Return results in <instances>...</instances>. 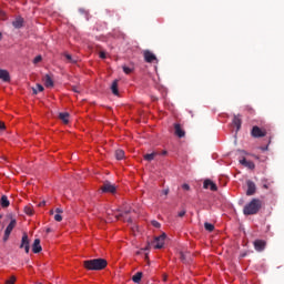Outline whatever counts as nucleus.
I'll use <instances>...</instances> for the list:
<instances>
[{"label": "nucleus", "instance_id": "27", "mask_svg": "<svg viewBox=\"0 0 284 284\" xmlns=\"http://www.w3.org/2000/svg\"><path fill=\"white\" fill-rule=\"evenodd\" d=\"M130 212H132V209H125L121 214L115 215V219H123L125 216V214H130Z\"/></svg>", "mask_w": 284, "mask_h": 284}, {"label": "nucleus", "instance_id": "5", "mask_svg": "<svg viewBox=\"0 0 284 284\" xmlns=\"http://www.w3.org/2000/svg\"><path fill=\"white\" fill-rule=\"evenodd\" d=\"M20 250H24L26 254H30V239L28 237V233H23Z\"/></svg>", "mask_w": 284, "mask_h": 284}, {"label": "nucleus", "instance_id": "23", "mask_svg": "<svg viewBox=\"0 0 284 284\" xmlns=\"http://www.w3.org/2000/svg\"><path fill=\"white\" fill-rule=\"evenodd\" d=\"M141 278H143V272H138L132 276L133 283H141Z\"/></svg>", "mask_w": 284, "mask_h": 284}, {"label": "nucleus", "instance_id": "2", "mask_svg": "<svg viewBox=\"0 0 284 284\" xmlns=\"http://www.w3.org/2000/svg\"><path fill=\"white\" fill-rule=\"evenodd\" d=\"M261 207H263V202H261L258 199H253L244 206L243 214L245 216H253L254 214H258Z\"/></svg>", "mask_w": 284, "mask_h": 284}, {"label": "nucleus", "instance_id": "38", "mask_svg": "<svg viewBox=\"0 0 284 284\" xmlns=\"http://www.w3.org/2000/svg\"><path fill=\"white\" fill-rule=\"evenodd\" d=\"M182 189H184L186 192H190V184H183Z\"/></svg>", "mask_w": 284, "mask_h": 284}, {"label": "nucleus", "instance_id": "7", "mask_svg": "<svg viewBox=\"0 0 284 284\" xmlns=\"http://www.w3.org/2000/svg\"><path fill=\"white\" fill-rule=\"evenodd\" d=\"M14 227H17V220H11V222L9 223V225L4 231V236H3L4 243L10 239V234H12V231L14 230Z\"/></svg>", "mask_w": 284, "mask_h": 284}, {"label": "nucleus", "instance_id": "4", "mask_svg": "<svg viewBox=\"0 0 284 284\" xmlns=\"http://www.w3.org/2000/svg\"><path fill=\"white\" fill-rule=\"evenodd\" d=\"M165 239H168V235L165 233H162L160 236H156L153 241L154 248L163 250V245H165Z\"/></svg>", "mask_w": 284, "mask_h": 284}, {"label": "nucleus", "instance_id": "18", "mask_svg": "<svg viewBox=\"0 0 284 284\" xmlns=\"http://www.w3.org/2000/svg\"><path fill=\"white\" fill-rule=\"evenodd\" d=\"M70 113L68 112H63L59 114V120L62 121L65 125H68V123H70Z\"/></svg>", "mask_w": 284, "mask_h": 284}, {"label": "nucleus", "instance_id": "1", "mask_svg": "<svg viewBox=\"0 0 284 284\" xmlns=\"http://www.w3.org/2000/svg\"><path fill=\"white\" fill-rule=\"evenodd\" d=\"M85 270L99 272L108 267V261L104 258H93L83 262Z\"/></svg>", "mask_w": 284, "mask_h": 284}, {"label": "nucleus", "instance_id": "53", "mask_svg": "<svg viewBox=\"0 0 284 284\" xmlns=\"http://www.w3.org/2000/svg\"><path fill=\"white\" fill-rule=\"evenodd\" d=\"M0 219H3V215L0 214Z\"/></svg>", "mask_w": 284, "mask_h": 284}, {"label": "nucleus", "instance_id": "33", "mask_svg": "<svg viewBox=\"0 0 284 284\" xmlns=\"http://www.w3.org/2000/svg\"><path fill=\"white\" fill-rule=\"evenodd\" d=\"M124 74H132V69L130 67H123Z\"/></svg>", "mask_w": 284, "mask_h": 284}, {"label": "nucleus", "instance_id": "20", "mask_svg": "<svg viewBox=\"0 0 284 284\" xmlns=\"http://www.w3.org/2000/svg\"><path fill=\"white\" fill-rule=\"evenodd\" d=\"M115 159L118 161H123V159H125V151L121 150V149H118L115 151Z\"/></svg>", "mask_w": 284, "mask_h": 284}, {"label": "nucleus", "instance_id": "24", "mask_svg": "<svg viewBox=\"0 0 284 284\" xmlns=\"http://www.w3.org/2000/svg\"><path fill=\"white\" fill-rule=\"evenodd\" d=\"M156 152L148 153L144 155V161H154V158L156 156Z\"/></svg>", "mask_w": 284, "mask_h": 284}, {"label": "nucleus", "instance_id": "41", "mask_svg": "<svg viewBox=\"0 0 284 284\" xmlns=\"http://www.w3.org/2000/svg\"><path fill=\"white\" fill-rule=\"evenodd\" d=\"M0 19H6V12H3L2 10H0Z\"/></svg>", "mask_w": 284, "mask_h": 284}, {"label": "nucleus", "instance_id": "3", "mask_svg": "<svg viewBox=\"0 0 284 284\" xmlns=\"http://www.w3.org/2000/svg\"><path fill=\"white\" fill-rule=\"evenodd\" d=\"M251 136L253 139H263V136H267V129L254 125L251 130Z\"/></svg>", "mask_w": 284, "mask_h": 284}, {"label": "nucleus", "instance_id": "21", "mask_svg": "<svg viewBox=\"0 0 284 284\" xmlns=\"http://www.w3.org/2000/svg\"><path fill=\"white\" fill-rule=\"evenodd\" d=\"M0 205L1 207H10V200H8L6 195H2L0 200Z\"/></svg>", "mask_w": 284, "mask_h": 284}, {"label": "nucleus", "instance_id": "40", "mask_svg": "<svg viewBox=\"0 0 284 284\" xmlns=\"http://www.w3.org/2000/svg\"><path fill=\"white\" fill-rule=\"evenodd\" d=\"M162 194H164V196H168L170 194V189L163 190Z\"/></svg>", "mask_w": 284, "mask_h": 284}, {"label": "nucleus", "instance_id": "34", "mask_svg": "<svg viewBox=\"0 0 284 284\" xmlns=\"http://www.w3.org/2000/svg\"><path fill=\"white\" fill-rule=\"evenodd\" d=\"M41 60H42L41 55H38V57H36V58L33 59V63H34V64L41 63Z\"/></svg>", "mask_w": 284, "mask_h": 284}, {"label": "nucleus", "instance_id": "46", "mask_svg": "<svg viewBox=\"0 0 284 284\" xmlns=\"http://www.w3.org/2000/svg\"><path fill=\"white\" fill-rule=\"evenodd\" d=\"M52 232V229H47V234H50Z\"/></svg>", "mask_w": 284, "mask_h": 284}, {"label": "nucleus", "instance_id": "44", "mask_svg": "<svg viewBox=\"0 0 284 284\" xmlns=\"http://www.w3.org/2000/svg\"><path fill=\"white\" fill-rule=\"evenodd\" d=\"M73 92H79V89L77 87H72Z\"/></svg>", "mask_w": 284, "mask_h": 284}, {"label": "nucleus", "instance_id": "36", "mask_svg": "<svg viewBox=\"0 0 284 284\" xmlns=\"http://www.w3.org/2000/svg\"><path fill=\"white\" fill-rule=\"evenodd\" d=\"M186 214V211L185 210H182L178 213V216H180V219H183V216H185Z\"/></svg>", "mask_w": 284, "mask_h": 284}, {"label": "nucleus", "instance_id": "52", "mask_svg": "<svg viewBox=\"0 0 284 284\" xmlns=\"http://www.w3.org/2000/svg\"><path fill=\"white\" fill-rule=\"evenodd\" d=\"M1 37H2V34H1V32H0V41H1Z\"/></svg>", "mask_w": 284, "mask_h": 284}, {"label": "nucleus", "instance_id": "22", "mask_svg": "<svg viewBox=\"0 0 284 284\" xmlns=\"http://www.w3.org/2000/svg\"><path fill=\"white\" fill-rule=\"evenodd\" d=\"M233 124L236 126V131L239 132V130H241V125H242L241 118H239L237 115H234Z\"/></svg>", "mask_w": 284, "mask_h": 284}, {"label": "nucleus", "instance_id": "35", "mask_svg": "<svg viewBox=\"0 0 284 284\" xmlns=\"http://www.w3.org/2000/svg\"><path fill=\"white\" fill-rule=\"evenodd\" d=\"M151 225H153V227H156V229L161 227V223H159L158 221H152Z\"/></svg>", "mask_w": 284, "mask_h": 284}, {"label": "nucleus", "instance_id": "43", "mask_svg": "<svg viewBox=\"0 0 284 284\" xmlns=\"http://www.w3.org/2000/svg\"><path fill=\"white\" fill-rule=\"evenodd\" d=\"M45 205V201L39 203V207H43Z\"/></svg>", "mask_w": 284, "mask_h": 284}, {"label": "nucleus", "instance_id": "16", "mask_svg": "<svg viewBox=\"0 0 284 284\" xmlns=\"http://www.w3.org/2000/svg\"><path fill=\"white\" fill-rule=\"evenodd\" d=\"M43 82L45 88H54V81L52 80V77H50V74L44 75Z\"/></svg>", "mask_w": 284, "mask_h": 284}, {"label": "nucleus", "instance_id": "25", "mask_svg": "<svg viewBox=\"0 0 284 284\" xmlns=\"http://www.w3.org/2000/svg\"><path fill=\"white\" fill-rule=\"evenodd\" d=\"M204 230H206V232H214V224L205 222Z\"/></svg>", "mask_w": 284, "mask_h": 284}, {"label": "nucleus", "instance_id": "31", "mask_svg": "<svg viewBox=\"0 0 284 284\" xmlns=\"http://www.w3.org/2000/svg\"><path fill=\"white\" fill-rule=\"evenodd\" d=\"M54 221H57L58 223H61V221H63V216H61V213H57L54 215Z\"/></svg>", "mask_w": 284, "mask_h": 284}, {"label": "nucleus", "instance_id": "51", "mask_svg": "<svg viewBox=\"0 0 284 284\" xmlns=\"http://www.w3.org/2000/svg\"><path fill=\"white\" fill-rule=\"evenodd\" d=\"M163 154H168V151H164Z\"/></svg>", "mask_w": 284, "mask_h": 284}, {"label": "nucleus", "instance_id": "13", "mask_svg": "<svg viewBox=\"0 0 284 284\" xmlns=\"http://www.w3.org/2000/svg\"><path fill=\"white\" fill-rule=\"evenodd\" d=\"M42 250L43 247H41V240L36 239L32 244L33 254H39V252H41Z\"/></svg>", "mask_w": 284, "mask_h": 284}, {"label": "nucleus", "instance_id": "42", "mask_svg": "<svg viewBox=\"0 0 284 284\" xmlns=\"http://www.w3.org/2000/svg\"><path fill=\"white\" fill-rule=\"evenodd\" d=\"M55 213L57 214H63V210L58 207V209H55Z\"/></svg>", "mask_w": 284, "mask_h": 284}, {"label": "nucleus", "instance_id": "39", "mask_svg": "<svg viewBox=\"0 0 284 284\" xmlns=\"http://www.w3.org/2000/svg\"><path fill=\"white\" fill-rule=\"evenodd\" d=\"M105 58H106L105 51H101L100 52V59H105Z\"/></svg>", "mask_w": 284, "mask_h": 284}, {"label": "nucleus", "instance_id": "48", "mask_svg": "<svg viewBox=\"0 0 284 284\" xmlns=\"http://www.w3.org/2000/svg\"><path fill=\"white\" fill-rule=\"evenodd\" d=\"M126 221H128L129 223H132V219H130V217H129V219H126Z\"/></svg>", "mask_w": 284, "mask_h": 284}, {"label": "nucleus", "instance_id": "9", "mask_svg": "<svg viewBox=\"0 0 284 284\" xmlns=\"http://www.w3.org/2000/svg\"><path fill=\"white\" fill-rule=\"evenodd\" d=\"M246 185H247L246 196H254V194H256V184L252 182V180H247Z\"/></svg>", "mask_w": 284, "mask_h": 284}, {"label": "nucleus", "instance_id": "37", "mask_svg": "<svg viewBox=\"0 0 284 284\" xmlns=\"http://www.w3.org/2000/svg\"><path fill=\"white\" fill-rule=\"evenodd\" d=\"M6 130V123L0 121V132H3Z\"/></svg>", "mask_w": 284, "mask_h": 284}, {"label": "nucleus", "instance_id": "15", "mask_svg": "<svg viewBox=\"0 0 284 284\" xmlns=\"http://www.w3.org/2000/svg\"><path fill=\"white\" fill-rule=\"evenodd\" d=\"M0 79L4 81V83H9L10 72H8V70L0 69Z\"/></svg>", "mask_w": 284, "mask_h": 284}, {"label": "nucleus", "instance_id": "29", "mask_svg": "<svg viewBox=\"0 0 284 284\" xmlns=\"http://www.w3.org/2000/svg\"><path fill=\"white\" fill-rule=\"evenodd\" d=\"M64 57L69 63H77V59H73L71 54L65 53Z\"/></svg>", "mask_w": 284, "mask_h": 284}, {"label": "nucleus", "instance_id": "26", "mask_svg": "<svg viewBox=\"0 0 284 284\" xmlns=\"http://www.w3.org/2000/svg\"><path fill=\"white\" fill-rule=\"evenodd\" d=\"M33 94H39V92H43V85L37 84L36 88H32Z\"/></svg>", "mask_w": 284, "mask_h": 284}, {"label": "nucleus", "instance_id": "45", "mask_svg": "<svg viewBox=\"0 0 284 284\" xmlns=\"http://www.w3.org/2000/svg\"><path fill=\"white\" fill-rule=\"evenodd\" d=\"M79 12H81V14H85V9H80Z\"/></svg>", "mask_w": 284, "mask_h": 284}, {"label": "nucleus", "instance_id": "8", "mask_svg": "<svg viewBox=\"0 0 284 284\" xmlns=\"http://www.w3.org/2000/svg\"><path fill=\"white\" fill-rule=\"evenodd\" d=\"M143 57H144V61L146 63H154V61L156 63H159V59H156V55L154 53H152V51H150V50H145L143 52Z\"/></svg>", "mask_w": 284, "mask_h": 284}, {"label": "nucleus", "instance_id": "6", "mask_svg": "<svg viewBox=\"0 0 284 284\" xmlns=\"http://www.w3.org/2000/svg\"><path fill=\"white\" fill-rule=\"evenodd\" d=\"M101 190L103 193L114 194L116 192V185L111 184L110 181H105Z\"/></svg>", "mask_w": 284, "mask_h": 284}, {"label": "nucleus", "instance_id": "19", "mask_svg": "<svg viewBox=\"0 0 284 284\" xmlns=\"http://www.w3.org/2000/svg\"><path fill=\"white\" fill-rule=\"evenodd\" d=\"M112 94L119 97V80H114L111 85Z\"/></svg>", "mask_w": 284, "mask_h": 284}, {"label": "nucleus", "instance_id": "17", "mask_svg": "<svg viewBox=\"0 0 284 284\" xmlns=\"http://www.w3.org/2000/svg\"><path fill=\"white\" fill-rule=\"evenodd\" d=\"M13 28H16L17 30L23 28V18L22 17H18L16 18V20L12 22Z\"/></svg>", "mask_w": 284, "mask_h": 284}, {"label": "nucleus", "instance_id": "50", "mask_svg": "<svg viewBox=\"0 0 284 284\" xmlns=\"http://www.w3.org/2000/svg\"><path fill=\"white\" fill-rule=\"evenodd\" d=\"M164 281H168V276H164Z\"/></svg>", "mask_w": 284, "mask_h": 284}, {"label": "nucleus", "instance_id": "10", "mask_svg": "<svg viewBox=\"0 0 284 284\" xmlns=\"http://www.w3.org/2000/svg\"><path fill=\"white\" fill-rule=\"evenodd\" d=\"M173 126L175 136H178L179 139H183L185 136V130L183 129V126L180 123H175Z\"/></svg>", "mask_w": 284, "mask_h": 284}, {"label": "nucleus", "instance_id": "14", "mask_svg": "<svg viewBox=\"0 0 284 284\" xmlns=\"http://www.w3.org/2000/svg\"><path fill=\"white\" fill-rule=\"evenodd\" d=\"M241 165H244V168H248V170H254L256 168V165L254 164V162L248 161L247 159L243 158L242 160H240Z\"/></svg>", "mask_w": 284, "mask_h": 284}, {"label": "nucleus", "instance_id": "12", "mask_svg": "<svg viewBox=\"0 0 284 284\" xmlns=\"http://www.w3.org/2000/svg\"><path fill=\"white\" fill-rule=\"evenodd\" d=\"M253 245H254L256 252H263V250H265V245H267V243L264 240H255L253 242Z\"/></svg>", "mask_w": 284, "mask_h": 284}, {"label": "nucleus", "instance_id": "28", "mask_svg": "<svg viewBox=\"0 0 284 284\" xmlns=\"http://www.w3.org/2000/svg\"><path fill=\"white\" fill-rule=\"evenodd\" d=\"M24 213L28 214V216H32L34 209L32 206H24Z\"/></svg>", "mask_w": 284, "mask_h": 284}, {"label": "nucleus", "instance_id": "47", "mask_svg": "<svg viewBox=\"0 0 284 284\" xmlns=\"http://www.w3.org/2000/svg\"><path fill=\"white\" fill-rule=\"evenodd\" d=\"M263 187H264L265 190H268L270 186H267V184H264Z\"/></svg>", "mask_w": 284, "mask_h": 284}, {"label": "nucleus", "instance_id": "11", "mask_svg": "<svg viewBox=\"0 0 284 284\" xmlns=\"http://www.w3.org/2000/svg\"><path fill=\"white\" fill-rule=\"evenodd\" d=\"M204 190H211V192H216L219 187L216 186V183H214L212 180H205L203 183Z\"/></svg>", "mask_w": 284, "mask_h": 284}, {"label": "nucleus", "instance_id": "49", "mask_svg": "<svg viewBox=\"0 0 284 284\" xmlns=\"http://www.w3.org/2000/svg\"><path fill=\"white\" fill-rule=\"evenodd\" d=\"M50 214H51V215L54 214V210H51V211H50Z\"/></svg>", "mask_w": 284, "mask_h": 284}, {"label": "nucleus", "instance_id": "32", "mask_svg": "<svg viewBox=\"0 0 284 284\" xmlns=\"http://www.w3.org/2000/svg\"><path fill=\"white\" fill-rule=\"evenodd\" d=\"M14 283H17L16 276H11L9 280L6 281V284H14Z\"/></svg>", "mask_w": 284, "mask_h": 284}, {"label": "nucleus", "instance_id": "30", "mask_svg": "<svg viewBox=\"0 0 284 284\" xmlns=\"http://www.w3.org/2000/svg\"><path fill=\"white\" fill-rule=\"evenodd\" d=\"M187 256H190L189 253H183V252L180 253V258H181V261H183V263H185V261H187Z\"/></svg>", "mask_w": 284, "mask_h": 284}]
</instances>
